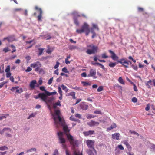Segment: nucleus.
<instances>
[{
	"label": "nucleus",
	"instance_id": "23",
	"mask_svg": "<svg viewBox=\"0 0 155 155\" xmlns=\"http://www.w3.org/2000/svg\"><path fill=\"white\" fill-rule=\"evenodd\" d=\"M54 47H52L51 48H50L49 46H48V49L46 51V53L48 54H51L54 50Z\"/></svg>",
	"mask_w": 155,
	"mask_h": 155
},
{
	"label": "nucleus",
	"instance_id": "43",
	"mask_svg": "<svg viewBox=\"0 0 155 155\" xmlns=\"http://www.w3.org/2000/svg\"><path fill=\"white\" fill-rule=\"evenodd\" d=\"M19 88V87H12L11 89V90L12 91H16V89H18V88Z\"/></svg>",
	"mask_w": 155,
	"mask_h": 155
},
{
	"label": "nucleus",
	"instance_id": "53",
	"mask_svg": "<svg viewBox=\"0 0 155 155\" xmlns=\"http://www.w3.org/2000/svg\"><path fill=\"white\" fill-rule=\"evenodd\" d=\"M53 78L52 77V78H50V79L48 80V84L50 85L52 83Z\"/></svg>",
	"mask_w": 155,
	"mask_h": 155
},
{
	"label": "nucleus",
	"instance_id": "4",
	"mask_svg": "<svg viewBox=\"0 0 155 155\" xmlns=\"http://www.w3.org/2000/svg\"><path fill=\"white\" fill-rule=\"evenodd\" d=\"M90 29L89 25L86 23H84L82 26L81 29H77L76 32L78 33L81 34L84 31Z\"/></svg>",
	"mask_w": 155,
	"mask_h": 155
},
{
	"label": "nucleus",
	"instance_id": "1",
	"mask_svg": "<svg viewBox=\"0 0 155 155\" xmlns=\"http://www.w3.org/2000/svg\"><path fill=\"white\" fill-rule=\"evenodd\" d=\"M64 124L65 122H64V125H62L63 126V130L66 134L67 138L70 144L74 147L77 144L78 141L74 140L73 138V137L70 134H68V133L70 131V130L68 129L67 126L65 125Z\"/></svg>",
	"mask_w": 155,
	"mask_h": 155
},
{
	"label": "nucleus",
	"instance_id": "62",
	"mask_svg": "<svg viewBox=\"0 0 155 155\" xmlns=\"http://www.w3.org/2000/svg\"><path fill=\"white\" fill-rule=\"evenodd\" d=\"M8 115H7L6 116L5 115H3L2 116H0V120H2L4 118H6L7 117V116H8Z\"/></svg>",
	"mask_w": 155,
	"mask_h": 155
},
{
	"label": "nucleus",
	"instance_id": "60",
	"mask_svg": "<svg viewBox=\"0 0 155 155\" xmlns=\"http://www.w3.org/2000/svg\"><path fill=\"white\" fill-rule=\"evenodd\" d=\"M118 148L121 150H124V148L121 145H119L118 146Z\"/></svg>",
	"mask_w": 155,
	"mask_h": 155
},
{
	"label": "nucleus",
	"instance_id": "50",
	"mask_svg": "<svg viewBox=\"0 0 155 155\" xmlns=\"http://www.w3.org/2000/svg\"><path fill=\"white\" fill-rule=\"evenodd\" d=\"M131 66L134 70H137L138 67L137 65L134 64H132Z\"/></svg>",
	"mask_w": 155,
	"mask_h": 155
},
{
	"label": "nucleus",
	"instance_id": "27",
	"mask_svg": "<svg viewBox=\"0 0 155 155\" xmlns=\"http://www.w3.org/2000/svg\"><path fill=\"white\" fill-rule=\"evenodd\" d=\"M93 64L94 65L97 64V65L100 66L103 69H105V67L104 66L103 64L100 63H93Z\"/></svg>",
	"mask_w": 155,
	"mask_h": 155
},
{
	"label": "nucleus",
	"instance_id": "28",
	"mask_svg": "<svg viewBox=\"0 0 155 155\" xmlns=\"http://www.w3.org/2000/svg\"><path fill=\"white\" fill-rule=\"evenodd\" d=\"M118 81L120 83L123 84H125V83L121 77H120L119 78Z\"/></svg>",
	"mask_w": 155,
	"mask_h": 155
},
{
	"label": "nucleus",
	"instance_id": "21",
	"mask_svg": "<svg viewBox=\"0 0 155 155\" xmlns=\"http://www.w3.org/2000/svg\"><path fill=\"white\" fill-rule=\"evenodd\" d=\"M152 81L151 80H150L149 81H147V83L146 84V85L147 86V88H150V86H152Z\"/></svg>",
	"mask_w": 155,
	"mask_h": 155
},
{
	"label": "nucleus",
	"instance_id": "20",
	"mask_svg": "<svg viewBox=\"0 0 155 155\" xmlns=\"http://www.w3.org/2000/svg\"><path fill=\"white\" fill-rule=\"evenodd\" d=\"M8 131L10 132L11 131V129L9 128H4L2 130L0 131V134L2 135L6 131Z\"/></svg>",
	"mask_w": 155,
	"mask_h": 155
},
{
	"label": "nucleus",
	"instance_id": "39",
	"mask_svg": "<svg viewBox=\"0 0 155 155\" xmlns=\"http://www.w3.org/2000/svg\"><path fill=\"white\" fill-rule=\"evenodd\" d=\"M10 51L9 48L8 47H6L4 48L3 51L5 53H7Z\"/></svg>",
	"mask_w": 155,
	"mask_h": 155
},
{
	"label": "nucleus",
	"instance_id": "47",
	"mask_svg": "<svg viewBox=\"0 0 155 155\" xmlns=\"http://www.w3.org/2000/svg\"><path fill=\"white\" fill-rule=\"evenodd\" d=\"M45 93L46 95L47 96H50L51 95H52V94L51 93V92H48L46 90L45 91Z\"/></svg>",
	"mask_w": 155,
	"mask_h": 155
},
{
	"label": "nucleus",
	"instance_id": "17",
	"mask_svg": "<svg viewBox=\"0 0 155 155\" xmlns=\"http://www.w3.org/2000/svg\"><path fill=\"white\" fill-rule=\"evenodd\" d=\"M39 96L40 98H41L44 101H45L47 99V96L46 94L44 93H40L39 94Z\"/></svg>",
	"mask_w": 155,
	"mask_h": 155
},
{
	"label": "nucleus",
	"instance_id": "41",
	"mask_svg": "<svg viewBox=\"0 0 155 155\" xmlns=\"http://www.w3.org/2000/svg\"><path fill=\"white\" fill-rule=\"evenodd\" d=\"M8 132H10L8 131H7L4 133L5 134V136L7 137H11V135L8 133Z\"/></svg>",
	"mask_w": 155,
	"mask_h": 155
},
{
	"label": "nucleus",
	"instance_id": "9",
	"mask_svg": "<svg viewBox=\"0 0 155 155\" xmlns=\"http://www.w3.org/2000/svg\"><path fill=\"white\" fill-rule=\"evenodd\" d=\"M35 10H38L39 13V15L37 16L38 20L40 21H41V18L42 17V11L41 9V8H39L37 6H36L35 7Z\"/></svg>",
	"mask_w": 155,
	"mask_h": 155
},
{
	"label": "nucleus",
	"instance_id": "63",
	"mask_svg": "<svg viewBox=\"0 0 155 155\" xmlns=\"http://www.w3.org/2000/svg\"><path fill=\"white\" fill-rule=\"evenodd\" d=\"M81 76L82 77H86L87 76V74L85 72L82 73L81 74Z\"/></svg>",
	"mask_w": 155,
	"mask_h": 155
},
{
	"label": "nucleus",
	"instance_id": "8",
	"mask_svg": "<svg viewBox=\"0 0 155 155\" xmlns=\"http://www.w3.org/2000/svg\"><path fill=\"white\" fill-rule=\"evenodd\" d=\"M118 62L122 64V65L124 67L127 68L128 67V64L127 61L124 59L122 58L118 61Z\"/></svg>",
	"mask_w": 155,
	"mask_h": 155
},
{
	"label": "nucleus",
	"instance_id": "57",
	"mask_svg": "<svg viewBox=\"0 0 155 155\" xmlns=\"http://www.w3.org/2000/svg\"><path fill=\"white\" fill-rule=\"evenodd\" d=\"M11 73L10 72L7 73L6 74V76L7 78H8L11 77Z\"/></svg>",
	"mask_w": 155,
	"mask_h": 155
},
{
	"label": "nucleus",
	"instance_id": "59",
	"mask_svg": "<svg viewBox=\"0 0 155 155\" xmlns=\"http://www.w3.org/2000/svg\"><path fill=\"white\" fill-rule=\"evenodd\" d=\"M39 73L40 74H44V71L43 70V69H42V68H40L39 69Z\"/></svg>",
	"mask_w": 155,
	"mask_h": 155
},
{
	"label": "nucleus",
	"instance_id": "56",
	"mask_svg": "<svg viewBox=\"0 0 155 155\" xmlns=\"http://www.w3.org/2000/svg\"><path fill=\"white\" fill-rule=\"evenodd\" d=\"M138 10L139 12H143L144 11V9L142 8L139 7L138 8Z\"/></svg>",
	"mask_w": 155,
	"mask_h": 155
},
{
	"label": "nucleus",
	"instance_id": "33",
	"mask_svg": "<svg viewBox=\"0 0 155 155\" xmlns=\"http://www.w3.org/2000/svg\"><path fill=\"white\" fill-rule=\"evenodd\" d=\"M23 92V90L21 88H20L19 89H17L16 90V92L18 93H21Z\"/></svg>",
	"mask_w": 155,
	"mask_h": 155
},
{
	"label": "nucleus",
	"instance_id": "5",
	"mask_svg": "<svg viewBox=\"0 0 155 155\" xmlns=\"http://www.w3.org/2000/svg\"><path fill=\"white\" fill-rule=\"evenodd\" d=\"M58 138L59 140V143H65L66 141L65 139L63 138V133L62 132H60L58 133Z\"/></svg>",
	"mask_w": 155,
	"mask_h": 155
},
{
	"label": "nucleus",
	"instance_id": "61",
	"mask_svg": "<svg viewBox=\"0 0 155 155\" xmlns=\"http://www.w3.org/2000/svg\"><path fill=\"white\" fill-rule=\"evenodd\" d=\"M54 74H55L57 75H58L59 74L58 69L57 68L56 70L54 71Z\"/></svg>",
	"mask_w": 155,
	"mask_h": 155
},
{
	"label": "nucleus",
	"instance_id": "22",
	"mask_svg": "<svg viewBox=\"0 0 155 155\" xmlns=\"http://www.w3.org/2000/svg\"><path fill=\"white\" fill-rule=\"evenodd\" d=\"M116 127L117 125L116 124L113 123L110 127L107 128V129L108 130H110L112 129L115 128Z\"/></svg>",
	"mask_w": 155,
	"mask_h": 155
},
{
	"label": "nucleus",
	"instance_id": "35",
	"mask_svg": "<svg viewBox=\"0 0 155 155\" xmlns=\"http://www.w3.org/2000/svg\"><path fill=\"white\" fill-rule=\"evenodd\" d=\"M52 155H59L58 150L57 149H55Z\"/></svg>",
	"mask_w": 155,
	"mask_h": 155
},
{
	"label": "nucleus",
	"instance_id": "16",
	"mask_svg": "<svg viewBox=\"0 0 155 155\" xmlns=\"http://www.w3.org/2000/svg\"><path fill=\"white\" fill-rule=\"evenodd\" d=\"M120 136V135L118 133H114L112 135V138L114 140H119Z\"/></svg>",
	"mask_w": 155,
	"mask_h": 155
},
{
	"label": "nucleus",
	"instance_id": "12",
	"mask_svg": "<svg viewBox=\"0 0 155 155\" xmlns=\"http://www.w3.org/2000/svg\"><path fill=\"white\" fill-rule=\"evenodd\" d=\"M5 40H7L9 42H12L16 40L15 38V36L14 35H12L8 37L4 38L3 40L5 41Z\"/></svg>",
	"mask_w": 155,
	"mask_h": 155
},
{
	"label": "nucleus",
	"instance_id": "48",
	"mask_svg": "<svg viewBox=\"0 0 155 155\" xmlns=\"http://www.w3.org/2000/svg\"><path fill=\"white\" fill-rule=\"evenodd\" d=\"M36 113H32L30 115L29 117L28 118V119H29L31 117H33L35 116V115H36Z\"/></svg>",
	"mask_w": 155,
	"mask_h": 155
},
{
	"label": "nucleus",
	"instance_id": "37",
	"mask_svg": "<svg viewBox=\"0 0 155 155\" xmlns=\"http://www.w3.org/2000/svg\"><path fill=\"white\" fill-rule=\"evenodd\" d=\"M103 90V87L102 86H99L98 88L97 89V92H100Z\"/></svg>",
	"mask_w": 155,
	"mask_h": 155
},
{
	"label": "nucleus",
	"instance_id": "38",
	"mask_svg": "<svg viewBox=\"0 0 155 155\" xmlns=\"http://www.w3.org/2000/svg\"><path fill=\"white\" fill-rule=\"evenodd\" d=\"M74 23L77 26L79 25V23L78 19L75 18H74Z\"/></svg>",
	"mask_w": 155,
	"mask_h": 155
},
{
	"label": "nucleus",
	"instance_id": "25",
	"mask_svg": "<svg viewBox=\"0 0 155 155\" xmlns=\"http://www.w3.org/2000/svg\"><path fill=\"white\" fill-rule=\"evenodd\" d=\"M74 155H82V153H80L79 151L78 150H75L74 151Z\"/></svg>",
	"mask_w": 155,
	"mask_h": 155
},
{
	"label": "nucleus",
	"instance_id": "10",
	"mask_svg": "<svg viewBox=\"0 0 155 155\" xmlns=\"http://www.w3.org/2000/svg\"><path fill=\"white\" fill-rule=\"evenodd\" d=\"M108 51L111 54V57L113 60L114 61H117L118 60L119 57L116 55L113 51L111 50H109Z\"/></svg>",
	"mask_w": 155,
	"mask_h": 155
},
{
	"label": "nucleus",
	"instance_id": "32",
	"mask_svg": "<svg viewBox=\"0 0 155 155\" xmlns=\"http://www.w3.org/2000/svg\"><path fill=\"white\" fill-rule=\"evenodd\" d=\"M116 65V63H111L109 64V66L113 68Z\"/></svg>",
	"mask_w": 155,
	"mask_h": 155
},
{
	"label": "nucleus",
	"instance_id": "26",
	"mask_svg": "<svg viewBox=\"0 0 155 155\" xmlns=\"http://www.w3.org/2000/svg\"><path fill=\"white\" fill-rule=\"evenodd\" d=\"M63 90H64L66 93L68 91V89L67 88V87L64 84H62L61 86Z\"/></svg>",
	"mask_w": 155,
	"mask_h": 155
},
{
	"label": "nucleus",
	"instance_id": "19",
	"mask_svg": "<svg viewBox=\"0 0 155 155\" xmlns=\"http://www.w3.org/2000/svg\"><path fill=\"white\" fill-rule=\"evenodd\" d=\"M87 152L88 155H94V152L96 153V151L95 149L94 150H93L91 149H89L87 150Z\"/></svg>",
	"mask_w": 155,
	"mask_h": 155
},
{
	"label": "nucleus",
	"instance_id": "46",
	"mask_svg": "<svg viewBox=\"0 0 155 155\" xmlns=\"http://www.w3.org/2000/svg\"><path fill=\"white\" fill-rule=\"evenodd\" d=\"M58 92L60 95H62V91L60 87H58Z\"/></svg>",
	"mask_w": 155,
	"mask_h": 155
},
{
	"label": "nucleus",
	"instance_id": "51",
	"mask_svg": "<svg viewBox=\"0 0 155 155\" xmlns=\"http://www.w3.org/2000/svg\"><path fill=\"white\" fill-rule=\"evenodd\" d=\"M92 26H93L92 28H93V29L94 28L96 29L97 30H99V28H98L97 25L95 24H93L92 25Z\"/></svg>",
	"mask_w": 155,
	"mask_h": 155
},
{
	"label": "nucleus",
	"instance_id": "24",
	"mask_svg": "<svg viewBox=\"0 0 155 155\" xmlns=\"http://www.w3.org/2000/svg\"><path fill=\"white\" fill-rule=\"evenodd\" d=\"M124 143L127 146L128 150H131V146L129 144L127 141H125L124 142Z\"/></svg>",
	"mask_w": 155,
	"mask_h": 155
},
{
	"label": "nucleus",
	"instance_id": "44",
	"mask_svg": "<svg viewBox=\"0 0 155 155\" xmlns=\"http://www.w3.org/2000/svg\"><path fill=\"white\" fill-rule=\"evenodd\" d=\"M62 71L65 73H68V71L65 67H64L62 69Z\"/></svg>",
	"mask_w": 155,
	"mask_h": 155
},
{
	"label": "nucleus",
	"instance_id": "58",
	"mask_svg": "<svg viewBox=\"0 0 155 155\" xmlns=\"http://www.w3.org/2000/svg\"><path fill=\"white\" fill-rule=\"evenodd\" d=\"M133 84L134 86V91H137L138 90H137V87H136V85L135 84H134V83H133Z\"/></svg>",
	"mask_w": 155,
	"mask_h": 155
},
{
	"label": "nucleus",
	"instance_id": "42",
	"mask_svg": "<svg viewBox=\"0 0 155 155\" xmlns=\"http://www.w3.org/2000/svg\"><path fill=\"white\" fill-rule=\"evenodd\" d=\"M70 119L73 121H77V120L73 116H71L70 117Z\"/></svg>",
	"mask_w": 155,
	"mask_h": 155
},
{
	"label": "nucleus",
	"instance_id": "30",
	"mask_svg": "<svg viewBox=\"0 0 155 155\" xmlns=\"http://www.w3.org/2000/svg\"><path fill=\"white\" fill-rule=\"evenodd\" d=\"M101 57L102 58H108V56L107 55L106 53H104L101 54Z\"/></svg>",
	"mask_w": 155,
	"mask_h": 155
},
{
	"label": "nucleus",
	"instance_id": "15",
	"mask_svg": "<svg viewBox=\"0 0 155 155\" xmlns=\"http://www.w3.org/2000/svg\"><path fill=\"white\" fill-rule=\"evenodd\" d=\"M80 107L83 110H87L88 107V105L85 104V103L84 102L81 103L80 105Z\"/></svg>",
	"mask_w": 155,
	"mask_h": 155
},
{
	"label": "nucleus",
	"instance_id": "36",
	"mask_svg": "<svg viewBox=\"0 0 155 155\" xmlns=\"http://www.w3.org/2000/svg\"><path fill=\"white\" fill-rule=\"evenodd\" d=\"M81 83L83 84L84 86H87L88 85H90L91 84L88 82H87L82 81Z\"/></svg>",
	"mask_w": 155,
	"mask_h": 155
},
{
	"label": "nucleus",
	"instance_id": "6",
	"mask_svg": "<svg viewBox=\"0 0 155 155\" xmlns=\"http://www.w3.org/2000/svg\"><path fill=\"white\" fill-rule=\"evenodd\" d=\"M86 143L87 146L89 148V149H91L94 150V141L91 140H86Z\"/></svg>",
	"mask_w": 155,
	"mask_h": 155
},
{
	"label": "nucleus",
	"instance_id": "45",
	"mask_svg": "<svg viewBox=\"0 0 155 155\" xmlns=\"http://www.w3.org/2000/svg\"><path fill=\"white\" fill-rule=\"evenodd\" d=\"M60 65V63L58 61H57L56 62V64L54 66V68L55 69H57V68L59 67Z\"/></svg>",
	"mask_w": 155,
	"mask_h": 155
},
{
	"label": "nucleus",
	"instance_id": "40",
	"mask_svg": "<svg viewBox=\"0 0 155 155\" xmlns=\"http://www.w3.org/2000/svg\"><path fill=\"white\" fill-rule=\"evenodd\" d=\"M10 65H8L7 67L5 70V72H6V73H8V72H10Z\"/></svg>",
	"mask_w": 155,
	"mask_h": 155
},
{
	"label": "nucleus",
	"instance_id": "14",
	"mask_svg": "<svg viewBox=\"0 0 155 155\" xmlns=\"http://www.w3.org/2000/svg\"><path fill=\"white\" fill-rule=\"evenodd\" d=\"M99 123L93 120H92L91 122L87 123V124L90 127L94 126H98L99 124Z\"/></svg>",
	"mask_w": 155,
	"mask_h": 155
},
{
	"label": "nucleus",
	"instance_id": "13",
	"mask_svg": "<svg viewBox=\"0 0 155 155\" xmlns=\"http://www.w3.org/2000/svg\"><path fill=\"white\" fill-rule=\"evenodd\" d=\"M41 64L39 61H37L31 64L30 65V67L35 68L38 67H41Z\"/></svg>",
	"mask_w": 155,
	"mask_h": 155
},
{
	"label": "nucleus",
	"instance_id": "49",
	"mask_svg": "<svg viewBox=\"0 0 155 155\" xmlns=\"http://www.w3.org/2000/svg\"><path fill=\"white\" fill-rule=\"evenodd\" d=\"M7 83V82L4 81L1 83H0V88L2 87L4 85Z\"/></svg>",
	"mask_w": 155,
	"mask_h": 155
},
{
	"label": "nucleus",
	"instance_id": "29",
	"mask_svg": "<svg viewBox=\"0 0 155 155\" xmlns=\"http://www.w3.org/2000/svg\"><path fill=\"white\" fill-rule=\"evenodd\" d=\"M38 50L39 51L38 56H40L42 54L44 48H39Z\"/></svg>",
	"mask_w": 155,
	"mask_h": 155
},
{
	"label": "nucleus",
	"instance_id": "2",
	"mask_svg": "<svg viewBox=\"0 0 155 155\" xmlns=\"http://www.w3.org/2000/svg\"><path fill=\"white\" fill-rule=\"evenodd\" d=\"M60 111L59 110H56L55 111V114L57 116L56 117L55 115H54L53 117V118L55 124L56 125H57L58 124V122L57 120V119L58 120L61 125H63L64 124V120L63 119H62L60 116Z\"/></svg>",
	"mask_w": 155,
	"mask_h": 155
},
{
	"label": "nucleus",
	"instance_id": "18",
	"mask_svg": "<svg viewBox=\"0 0 155 155\" xmlns=\"http://www.w3.org/2000/svg\"><path fill=\"white\" fill-rule=\"evenodd\" d=\"M94 133V132L93 130H89L88 131H84L83 132V134L85 136H87L89 135H92Z\"/></svg>",
	"mask_w": 155,
	"mask_h": 155
},
{
	"label": "nucleus",
	"instance_id": "52",
	"mask_svg": "<svg viewBox=\"0 0 155 155\" xmlns=\"http://www.w3.org/2000/svg\"><path fill=\"white\" fill-rule=\"evenodd\" d=\"M32 70V68L30 67H27V69L25 70L26 72H29L31 71Z\"/></svg>",
	"mask_w": 155,
	"mask_h": 155
},
{
	"label": "nucleus",
	"instance_id": "54",
	"mask_svg": "<svg viewBox=\"0 0 155 155\" xmlns=\"http://www.w3.org/2000/svg\"><path fill=\"white\" fill-rule=\"evenodd\" d=\"M150 108V104H148L147 105L146 107L145 108V110L146 111H148Z\"/></svg>",
	"mask_w": 155,
	"mask_h": 155
},
{
	"label": "nucleus",
	"instance_id": "64",
	"mask_svg": "<svg viewBox=\"0 0 155 155\" xmlns=\"http://www.w3.org/2000/svg\"><path fill=\"white\" fill-rule=\"evenodd\" d=\"M55 104L57 106H61V104H60V101H58L57 102L55 103Z\"/></svg>",
	"mask_w": 155,
	"mask_h": 155
},
{
	"label": "nucleus",
	"instance_id": "7",
	"mask_svg": "<svg viewBox=\"0 0 155 155\" xmlns=\"http://www.w3.org/2000/svg\"><path fill=\"white\" fill-rule=\"evenodd\" d=\"M96 71L95 69H91L89 71V73L87 75L88 77H92L94 79H96L97 77L96 76Z\"/></svg>",
	"mask_w": 155,
	"mask_h": 155
},
{
	"label": "nucleus",
	"instance_id": "11",
	"mask_svg": "<svg viewBox=\"0 0 155 155\" xmlns=\"http://www.w3.org/2000/svg\"><path fill=\"white\" fill-rule=\"evenodd\" d=\"M35 86L38 87V84H37L35 80H33L30 83L29 87L32 90L34 89Z\"/></svg>",
	"mask_w": 155,
	"mask_h": 155
},
{
	"label": "nucleus",
	"instance_id": "55",
	"mask_svg": "<svg viewBox=\"0 0 155 155\" xmlns=\"http://www.w3.org/2000/svg\"><path fill=\"white\" fill-rule=\"evenodd\" d=\"M132 101L134 103H136L137 102V99L135 97H134L132 98Z\"/></svg>",
	"mask_w": 155,
	"mask_h": 155
},
{
	"label": "nucleus",
	"instance_id": "3",
	"mask_svg": "<svg viewBox=\"0 0 155 155\" xmlns=\"http://www.w3.org/2000/svg\"><path fill=\"white\" fill-rule=\"evenodd\" d=\"M87 47L88 48L91 49H88L86 51V52L88 54L91 55L92 54H94L97 52L98 49V47L97 46H95L93 45H88Z\"/></svg>",
	"mask_w": 155,
	"mask_h": 155
},
{
	"label": "nucleus",
	"instance_id": "31",
	"mask_svg": "<svg viewBox=\"0 0 155 155\" xmlns=\"http://www.w3.org/2000/svg\"><path fill=\"white\" fill-rule=\"evenodd\" d=\"M8 148L5 146H3L0 147V150L3 151L7 150Z\"/></svg>",
	"mask_w": 155,
	"mask_h": 155
},
{
	"label": "nucleus",
	"instance_id": "34",
	"mask_svg": "<svg viewBox=\"0 0 155 155\" xmlns=\"http://www.w3.org/2000/svg\"><path fill=\"white\" fill-rule=\"evenodd\" d=\"M32 151L36 152V149L35 148H31L30 149L27 150V152H30Z\"/></svg>",
	"mask_w": 155,
	"mask_h": 155
}]
</instances>
